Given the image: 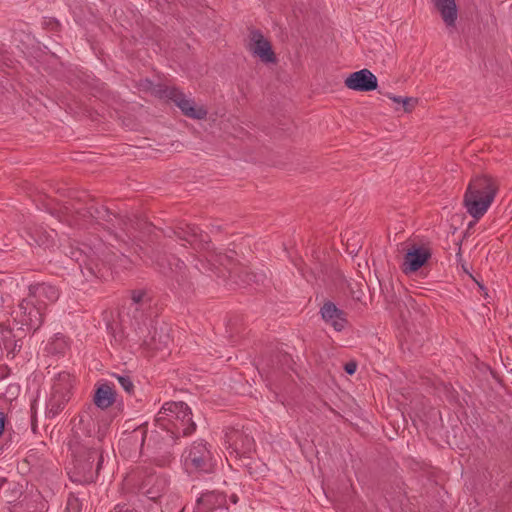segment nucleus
Returning <instances> with one entry per match:
<instances>
[{"instance_id":"obj_1","label":"nucleus","mask_w":512,"mask_h":512,"mask_svg":"<svg viewBox=\"0 0 512 512\" xmlns=\"http://www.w3.org/2000/svg\"><path fill=\"white\" fill-rule=\"evenodd\" d=\"M499 191V182L490 175H477L471 179L463 196L467 213L476 221L482 218Z\"/></svg>"},{"instance_id":"obj_2","label":"nucleus","mask_w":512,"mask_h":512,"mask_svg":"<svg viewBox=\"0 0 512 512\" xmlns=\"http://www.w3.org/2000/svg\"><path fill=\"white\" fill-rule=\"evenodd\" d=\"M155 422L158 427L175 437L190 435L196 428L191 410L184 402L164 404L158 412Z\"/></svg>"},{"instance_id":"obj_3","label":"nucleus","mask_w":512,"mask_h":512,"mask_svg":"<svg viewBox=\"0 0 512 512\" xmlns=\"http://www.w3.org/2000/svg\"><path fill=\"white\" fill-rule=\"evenodd\" d=\"M184 467L188 472L199 471L212 473L215 469L217 459L213 456L207 443L204 441L194 442L182 455Z\"/></svg>"},{"instance_id":"obj_4","label":"nucleus","mask_w":512,"mask_h":512,"mask_svg":"<svg viewBox=\"0 0 512 512\" xmlns=\"http://www.w3.org/2000/svg\"><path fill=\"white\" fill-rule=\"evenodd\" d=\"M73 379L69 373H60L53 385V391L49 400V413L53 416L62 411L70 400Z\"/></svg>"},{"instance_id":"obj_5","label":"nucleus","mask_w":512,"mask_h":512,"mask_svg":"<svg viewBox=\"0 0 512 512\" xmlns=\"http://www.w3.org/2000/svg\"><path fill=\"white\" fill-rule=\"evenodd\" d=\"M44 312V306L37 305L33 298L28 296L19 303L17 310L14 311L15 319L34 331L42 325Z\"/></svg>"},{"instance_id":"obj_6","label":"nucleus","mask_w":512,"mask_h":512,"mask_svg":"<svg viewBox=\"0 0 512 512\" xmlns=\"http://www.w3.org/2000/svg\"><path fill=\"white\" fill-rule=\"evenodd\" d=\"M246 47L252 56L258 58L263 63L276 62V55L272 49L271 42L260 30H249Z\"/></svg>"},{"instance_id":"obj_7","label":"nucleus","mask_w":512,"mask_h":512,"mask_svg":"<svg viewBox=\"0 0 512 512\" xmlns=\"http://www.w3.org/2000/svg\"><path fill=\"white\" fill-rule=\"evenodd\" d=\"M191 236L187 241L190 244L197 245L200 249L201 257L205 260L210 266L216 267L217 264L221 266H227L232 261V255L222 254L220 252L215 251L214 249H210L209 242L204 238L202 233L198 234L197 229L195 227L190 228Z\"/></svg>"},{"instance_id":"obj_8","label":"nucleus","mask_w":512,"mask_h":512,"mask_svg":"<svg viewBox=\"0 0 512 512\" xmlns=\"http://www.w3.org/2000/svg\"><path fill=\"white\" fill-rule=\"evenodd\" d=\"M431 257L430 251L418 245H412L407 249L401 265L402 272L405 275H412L423 267Z\"/></svg>"},{"instance_id":"obj_9","label":"nucleus","mask_w":512,"mask_h":512,"mask_svg":"<svg viewBox=\"0 0 512 512\" xmlns=\"http://www.w3.org/2000/svg\"><path fill=\"white\" fill-rule=\"evenodd\" d=\"M348 89L360 92L373 91L377 88L376 76L368 69L351 73L344 81Z\"/></svg>"},{"instance_id":"obj_10","label":"nucleus","mask_w":512,"mask_h":512,"mask_svg":"<svg viewBox=\"0 0 512 512\" xmlns=\"http://www.w3.org/2000/svg\"><path fill=\"white\" fill-rule=\"evenodd\" d=\"M228 449L237 455H247L254 449V439L243 431L230 429L225 433Z\"/></svg>"},{"instance_id":"obj_11","label":"nucleus","mask_w":512,"mask_h":512,"mask_svg":"<svg viewBox=\"0 0 512 512\" xmlns=\"http://www.w3.org/2000/svg\"><path fill=\"white\" fill-rule=\"evenodd\" d=\"M169 96L186 116L199 120L206 117L207 110L204 106L198 105L193 100L186 98L178 89L172 88Z\"/></svg>"},{"instance_id":"obj_12","label":"nucleus","mask_w":512,"mask_h":512,"mask_svg":"<svg viewBox=\"0 0 512 512\" xmlns=\"http://www.w3.org/2000/svg\"><path fill=\"white\" fill-rule=\"evenodd\" d=\"M28 297L33 298V301L36 302L37 305L42 304L44 310H46L49 304L54 303L58 299L59 292L57 288L52 285L38 284L30 288Z\"/></svg>"},{"instance_id":"obj_13","label":"nucleus","mask_w":512,"mask_h":512,"mask_svg":"<svg viewBox=\"0 0 512 512\" xmlns=\"http://www.w3.org/2000/svg\"><path fill=\"white\" fill-rule=\"evenodd\" d=\"M321 315L325 323L332 326L336 331H342L347 325L346 314L332 302L323 305Z\"/></svg>"},{"instance_id":"obj_14","label":"nucleus","mask_w":512,"mask_h":512,"mask_svg":"<svg viewBox=\"0 0 512 512\" xmlns=\"http://www.w3.org/2000/svg\"><path fill=\"white\" fill-rule=\"evenodd\" d=\"M435 9L440 14L443 22L448 28L456 24L458 9L455 0H432Z\"/></svg>"},{"instance_id":"obj_15","label":"nucleus","mask_w":512,"mask_h":512,"mask_svg":"<svg viewBox=\"0 0 512 512\" xmlns=\"http://www.w3.org/2000/svg\"><path fill=\"white\" fill-rule=\"evenodd\" d=\"M168 481L163 476H149L144 485L142 486L143 493L150 500L159 499L167 490Z\"/></svg>"},{"instance_id":"obj_16","label":"nucleus","mask_w":512,"mask_h":512,"mask_svg":"<svg viewBox=\"0 0 512 512\" xmlns=\"http://www.w3.org/2000/svg\"><path fill=\"white\" fill-rule=\"evenodd\" d=\"M226 504V497L218 492H206L196 500L197 512H211Z\"/></svg>"},{"instance_id":"obj_17","label":"nucleus","mask_w":512,"mask_h":512,"mask_svg":"<svg viewBox=\"0 0 512 512\" xmlns=\"http://www.w3.org/2000/svg\"><path fill=\"white\" fill-rule=\"evenodd\" d=\"M94 404L100 409H107L115 402V391L108 383H98L93 396Z\"/></svg>"},{"instance_id":"obj_18","label":"nucleus","mask_w":512,"mask_h":512,"mask_svg":"<svg viewBox=\"0 0 512 512\" xmlns=\"http://www.w3.org/2000/svg\"><path fill=\"white\" fill-rule=\"evenodd\" d=\"M168 267L167 269L164 267V263L160 262L158 265L163 268L162 272L165 275H178L181 274L183 269L185 268L184 263L178 258L172 256L170 259L166 260Z\"/></svg>"},{"instance_id":"obj_19","label":"nucleus","mask_w":512,"mask_h":512,"mask_svg":"<svg viewBox=\"0 0 512 512\" xmlns=\"http://www.w3.org/2000/svg\"><path fill=\"white\" fill-rule=\"evenodd\" d=\"M67 347V341L64 335L57 334L48 344V351L51 353H63Z\"/></svg>"},{"instance_id":"obj_20","label":"nucleus","mask_w":512,"mask_h":512,"mask_svg":"<svg viewBox=\"0 0 512 512\" xmlns=\"http://www.w3.org/2000/svg\"><path fill=\"white\" fill-rule=\"evenodd\" d=\"M147 294L144 291H134L132 294L133 305L135 310H139L147 306Z\"/></svg>"},{"instance_id":"obj_21","label":"nucleus","mask_w":512,"mask_h":512,"mask_svg":"<svg viewBox=\"0 0 512 512\" xmlns=\"http://www.w3.org/2000/svg\"><path fill=\"white\" fill-rule=\"evenodd\" d=\"M54 236H55V232L54 231H51V232H45L42 235H40L38 237V239H36V241L39 243V245H43V246H50L53 241H54Z\"/></svg>"},{"instance_id":"obj_22","label":"nucleus","mask_w":512,"mask_h":512,"mask_svg":"<svg viewBox=\"0 0 512 512\" xmlns=\"http://www.w3.org/2000/svg\"><path fill=\"white\" fill-rule=\"evenodd\" d=\"M117 380L127 393H131L133 391V383L130 377L118 375Z\"/></svg>"},{"instance_id":"obj_23","label":"nucleus","mask_w":512,"mask_h":512,"mask_svg":"<svg viewBox=\"0 0 512 512\" xmlns=\"http://www.w3.org/2000/svg\"><path fill=\"white\" fill-rule=\"evenodd\" d=\"M416 103H417V100L414 98H410V97L403 98L402 103H401V105L403 107V111L410 112L415 107Z\"/></svg>"},{"instance_id":"obj_24","label":"nucleus","mask_w":512,"mask_h":512,"mask_svg":"<svg viewBox=\"0 0 512 512\" xmlns=\"http://www.w3.org/2000/svg\"><path fill=\"white\" fill-rule=\"evenodd\" d=\"M145 436H146V429L144 427H138L132 432L131 438L135 439V440L140 439L141 444H143Z\"/></svg>"},{"instance_id":"obj_25","label":"nucleus","mask_w":512,"mask_h":512,"mask_svg":"<svg viewBox=\"0 0 512 512\" xmlns=\"http://www.w3.org/2000/svg\"><path fill=\"white\" fill-rule=\"evenodd\" d=\"M246 276L249 278V281H254L256 283L263 282L265 275L257 274V273H246Z\"/></svg>"},{"instance_id":"obj_26","label":"nucleus","mask_w":512,"mask_h":512,"mask_svg":"<svg viewBox=\"0 0 512 512\" xmlns=\"http://www.w3.org/2000/svg\"><path fill=\"white\" fill-rule=\"evenodd\" d=\"M67 509L69 511H73V512H79V503L77 501V499H69L68 500V504H67Z\"/></svg>"},{"instance_id":"obj_27","label":"nucleus","mask_w":512,"mask_h":512,"mask_svg":"<svg viewBox=\"0 0 512 512\" xmlns=\"http://www.w3.org/2000/svg\"><path fill=\"white\" fill-rule=\"evenodd\" d=\"M107 427H108V424L106 422L99 424V428H98V432H97V436H98L99 440H102L104 438V436L106 434Z\"/></svg>"},{"instance_id":"obj_28","label":"nucleus","mask_w":512,"mask_h":512,"mask_svg":"<svg viewBox=\"0 0 512 512\" xmlns=\"http://www.w3.org/2000/svg\"><path fill=\"white\" fill-rule=\"evenodd\" d=\"M112 512H138L127 505H117Z\"/></svg>"},{"instance_id":"obj_29","label":"nucleus","mask_w":512,"mask_h":512,"mask_svg":"<svg viewBox=\"0 0 512 512\" xmlns=\"http://www.w3.org/2000/svg\"><path fill=\"white\" fill-rule=\"evenodd\" d=\"M356 368H357V365L354 362H349V363L345 364V371L350 375L355 373Z\"/></svg>"},{"instance_id":"obj_30","label":"nucleus","mask_w":512,"mask_h":512,"mask_svg":"<svg viewBox=\"0 0 512 512\" xmlns=\"http://www.w3.org/2000/svg\"><path fill=\"white\" fill-rule=\"evenodd\" d=\"M4 421H5L4 414L2 412H0V435L3 433V430H4Z\"/></svg>"},{"instance_id":"obj_31","label":"nucleus","mask_w":512,"mask_h":512,"mask_svg":"<svg viewBox=\"0 0 512 512\" xmlns=\"http://www.w3.org/2000/svg\"><path fill=\"white\" fill-rule=\"evenodd\" d=\"M389 98H390L393 102L398 103V104H401V103H402V100H403V98H402V97H400V96H389Z\"/></svg>"},{"instance_id":"obj_32","label":"nucleus","mask_w":512,"mask_h":512,"mask_svg":"<svg viewBox=\"0 0 512 512\" xmlns=\"http://www.w3.org/2000/svg\"><path fill=\"white\" fill-rule=\"evenodd\" d=\"M211 512H229V511L225 504V505L220 506L219 508H216L215 510H213Z\"/></svg>"},{"instance_id":"obj_33","label":"nucleus","mask_w":512,"mask_h":512,"mask_svg":"<svg viewBox=\"0 0 512 512\" xmlns=\"http://www.w3.org/2000/svg\"><path fill=\"white\" fill-rule=\"evenodd\" d=\"M92 209H93L92 207L88 208L87 213H88L90 216L94 217L95 215H94V212L92 211Z\"/></svg>"},{"instance_id":"obj_34","label":"nucleus","mask_w":512,"mask_h":512,"mask_svg":"<svg viewBox=\"0 0 512 512\" xmlns=\"http://www.w3.org/2000/svg\"><path fill=\"white\" fill-rule=\"evenodd\" d=\"M231 501H232L233 503H237V501H238L237 496H236V495H232V496H231Z\"/></svg>"}]
</instances>
